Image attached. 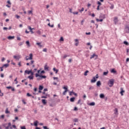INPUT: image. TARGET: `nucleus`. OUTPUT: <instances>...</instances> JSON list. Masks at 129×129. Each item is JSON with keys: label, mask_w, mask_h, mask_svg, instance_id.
Segmentation results:
<instances>
[{"label": "nucleus", "mask_w": 129, "mask_h": 129, "mask_svg": "<svg viewBox=\"0 0 129 129\" xmlns=\"http://www.w3.org/2000/svg\"><path fill=\"white\" fill-rule=\"evenodd\" d=\"M113 8H114L113 5H111V6H110V8L111 9V10H113Z\"/></svg>", "instance_id": "nucleus-58"}, {"label": "nucleus", "mask_w": 129, "mask_h": 129, "mask_svg": "<svg viewBox=\"0 0 129 129\" xmlns=\"http://www.w3.org/2000/svg\"><path fill=\"white\" fill-rule=\"evenodd\" d=\"M71 102H74L75 101V97H73L70 98V99Z\"/></svg>", "instance_id": "nucleus-14"}, {"label": "nucleus", "mask_w": 129, "mask_h": 129, "mask_svg": "<svg viewBox=\"0 0 129 129\" xmlns=\"http://www.w3.org/2000/svg\"><path fill=\"white\" fill-rule=\"evenodd\" d=\"M75 46H78L79 45V41H78V39H75Z\"/></svg>", "instance_id": "nucleus-11"}, {"label": "nucleus", "mask_w": 129, "mask_h": 129, "mask_svg": "<svg viewBox=\"0 0 129 129\" xmlns=\"http://www.w3.org/2000/svg\"><path fill=\"white\" fill-rule=\"evenodd\" d=\"M121 91L120 92L121 95H123V93L124 92V91L123 90V89H122V88H121Z\"/></svg>", "instance_id": "nucleus-23"}, {"label": "nucleus", "mask_w": 129, "mask_h": 129, "mask_svg": "<svg viewBox=\"0 0 129 129\" xmlns=\"http://www.w3.org/2000/svg\"><path fill=\"white\" fill-rule=\"evenodd\" d=\"M16 17L17 19H20V16L17 15H16Z\"/></svg>", "instance_id": "nucleus-61"}, {"label": "nucleus", "mask_w": 129, "mask_h": 129, "mask_svg": "<svg viewBox=\"0 0 129 129\" xmlns=\"http://www.w3.org/2000/svg\"><path fill=\"white\" fill-rule=\"evenodd\" d=\"M36 45H38V46H39V47H42V45H41V43L40 42H37L36 43Z\"/></svg>", "instance_id": "nucleus-39"}, {"label": "nucleus", "mask_w": 129, "mask_h": 129, "mask_svg": "<svg viewBox=\"0 0 129 129\" xmlns=\"http://www.w3.org/2000/svg\"><path fill=\"white\" fill-rule=\"evenodd\" d=\"M9 66H10V64H5L3 66V68H8V67H9Z\"/></svg>", "instance_id": "nucleus-17"}, {"label": "nucleus", "mask_w": 129, "mask_h": 129, "mask_svg": "<svg viewBox=\"0 0 129 129\" xmlns=\"http://www.w3.org/2000/svg\"><path fill=\"white\" fill-rule=\"evenodd\" d=\"M1 118H5V115H2L0 116V119Z\"/></svg>", "instance_id": "nucleus-44"}, {"label": "nucleus", "mask_w": 129, "mask_h": 129, "mask_svg": "<svg viewBox=\"0 0 129 129\" xmlns=\"http://www.w3.org/2000/svg\"><path fill=\"white\" fill-rule=\"evenodd\" d=\"M73 121H74V122H78V119L77 118H75L73 119Z\"/></svg>", "instance_id": "nucleus-28"}, {"label": "nucleus", "mask_w": 129, "mask_h": 129, "mask_svg": "<svg viewBox=\"0 0 129 129\" xmlns=\"http://www.w3.org/2000/svg\"><path fill=\"white\" fill-rule=\"evenodd\" d=\"M25 74H28V75L31 74V75H34V73H33V72H32V70L31 71L25 70Z\"/></svg>", "instance_id": "nucleus-3"}, {"label": "nucleus", "mask_w": 129, "mask_h": 129, "mask_svg": "<svg viewBox=\"0 0 129 129\" xmlns=\"http://www.w3.org/2000/svg\"><path fill=\"white\" fill-rule=\"evenodd\" d=\"M35 77H38V79H39V80H42V79H46V78H47L46 76H42L41 75H39V74H36Z\"/></svg>", "instance_id": "nucleus-1"}, {"label": "nucleus", "mask_w": 129, "mask_h": 129, "mask_svg": "<svg viewBox=\"0 0 129 129\" xmlns=\"http://www.w3.org/2000/svg\"><path fill=\"white\" fill-rule=\"evenodd\" d=\"M107 74H108V72H104L103 73V75H107Z\"/></svg>", "instance_id": "nucleus-40"}, {"label": "nucleus", "mask_w": 129, "mask_h": 129, "mask_svg": "<svg viewBox=\"0 0 129 129\" xmlns=\"http://www.w3.org/2000/svg\"><path fill=\"white\" fill-rule=\"evenodd\" d=\"M43 91H44V92H46V91H48V89H47V88L44 89L43 90Z\"/></svg>", "instance_id": "nucleus-59"}, {"label": "nucleus", "mask_w": 129, "mask_h": 129, "mask_svg": "<svg viewBox=\"0 0 129 129\" xmlns=\"http://www.w3.org/2000/svg\"><path fill=\"white\" fill-rule=\"evenodd\" d=\"M97 5H98V6H97V11H99V7H100V6H101V3H100L99 1H98L97 2Z\"/></svg>", "instance_id": "nucleus-8"}, {"label": "nucleus", "mask_w": 129, "mask_h": 129, "mask_svg": "<svg viewBox=\"0 0 129 129\" xmlns=\"http://www.w3.org/2000/svg\"><path fill=\"white\" fill-rule=\"evenodd\" d=\"M73 92V91H70V95L71 96H72Z\"/></svg>", "instance_id": "nucleus-60"}, {"label": "nucleus", "mask_w": 129, "mask_h": 129, "mask_svg": "<svg viewBox=\"0 0 129 129\" xmlns=\"http://www.w3.org/2000/svg\"><path fill=\"white\" fill-rule=\"evenodd\" d=\"M88 105H90V106H94L95 105V102H92L88 104Z\"/></svg>", "instance_id": "nucleus-12"}, {"label": "nucleus", "mask_w": 129, "mask_h": 129, "mask_svg": "<svg viewBox=\"0 0 129 129\" xmlns=\"http://www.w3.org/2000/svg\"><path fill=\"white\" fill-rule=\"evenodd\" d=\"M22 102H23V103H24V104H27V102H26V101H25V100H22Z\"/></svg>", "instance_id": "nucleus-50"}, {"label": "nucleus", "mask_w": 129, "mask_h": 129, "mask_svg": "<svg viewBox=\"0 0 129 129\" xmlns=\"http://www.w3.org/2000/svg\"><path fill=\"white\" fill-rule=\"evenodd\" d=\"M28 13H29V14H33V11H29L28 12Z\"/></svg>", "instance_id": "nucleus-62"}, {"label": "nucleus", "mask_w": 129, "mask_h": 129, "mask_svg": "<svg viewBox=\"0 0 129 129\" xmlns=\"http://www.w3.org/2000/svg\"><path fill=\"white\" fill-rule=\"evenodd\" d=\"M114 84V81H109L108 82V85H109V87H112V86H113Z\"/></svg>", "instance_id": "nucleus-5"}, {"label": "nucleus", "mask_w": 129, "mask_h": 129, "mask_svg": "<svg viewBox=\"0 0 129 129\" xmlns=\"http://www.w3.org/2000/svg\"><path fill=\"white\" fill-rule=\"evenodd\" d=\"M5 129H13V127L12 126V123L11 122H9L8 125L5 127Z\"/></svg>", "instance_id": "nucleus-4"}, {"label": "nucleus", "mask_w": 129, "mask_h": 129, "mask_svg": "<svg viewBox=\"0 0 129 129\" xmlns=\"http://www.w3.org/2000/svg\"><path fill=\"white\" fill-rule=\"evenodd\" d=\"M7 4H8V5H9L10 6L12 5V3H11V1H10L9 0L7 1Z\"/></svg>", "instance_id": "nucleus-41"}, {"label": "nucleus", "mask_w": 129, "mask_h": 129, "mask_svg": "<svg viewBox=\"0 0 129 129\" xmlns=\"http://www.w3.org/2000/svg\"><path fill=\"white\" fill-rule=\"evenodd\" d=\"M38 120H36L34 122V126H38Z\"/></svg>", "instance_id": "nucleus-19"}, {"label": "nucleus", "mask_w": 129, "mask_h": 129, "mask_svg": "<svg viewBox=\"0 0 129 129\" xmlns=\"http://www.w3.org/2000/svg\"><path fill=\"white\" fill-rule=\"evenodd\" d=\"M53 71H54V72H55L56 74H57V73H58V71H59L58 70L56 69V68H54L53 69Z\"/></svg>", "instance_id": "nucleus-20"}, {"label": "nucleus", "mask_w": 129, "mask_h": 129, "mask_svg": "<svg viewBox=\"0 0 129 129\" xmlns=\"http://www.w3.org/2000/svg\"><path fill=\"white\" fill-rule=\"evenodd\" d=\"M73 14L74 15H77L78 14V12H73Z\"/></svg>", "instance_id": "nucleus-63"}, {"label": "nucleus", "mask_w": 129, "mask_h": 129, "mask_svg": "<svg viewBox=\"0 0 129 129\" xmlns=\"http://www.w3.org/2000/svg\"><path fill=\"white\" fill-rule=\"evenodd\" d=\"M5 60H6V58L5 57H2V61L4 62L5 61Z\"/></svg>", "instance_id": "nucleus-54"}, {"label": "nucleus", "mask_w": 129, "mask_h": 129, "mask_svg": "<svg viewBox=\"0 0 129 129\" xmlns=\"http://www.w3.org/2000/svg\"><path fill=\"white\" fill-rule=\"evenodd\" d=\"M126 33H129V27H126Z\"/></svg>", "instance_id": "nucleus-34"}, {"label": "nucleus", "mask_w": 129, "mask_h": 129, "mask_svg": "<svg viewBox=\"0 0 129 129\" xmlns=\"http://www.w3.org/2000/svg\"><path fill=\"white\" fill-rule=\"evenodd\" d=\"M8 39H9V40H13V39H15V36H9L8 37Z\"/></svg>", "instance_id": "nucleus-18"}, {"label": "nucleus", "mask_w": 129, "mask_h": 129, "mask_svg": "<svg viewBox=\"0 0 129 129\" xmlns=\"http://www.w3.org/2000/svg\"><path fill=\"white\" fill-rule=\"evenodd\" d=\"M42 103L44 105H46V104H47V101H46V99H42Z\"/></svg>", "instance_id": "nucleus-13"}, {"label": "nucleus", "mask_w": 129, "mask_h": 129, "mask_svg": "<svg viewBox=\"0 0 129 129\" xmlns=\"http://www.w3.org/2000/svg\"><path fill=\"white\" fill-rule=\"evenodd\" d=\"M33 59V54L30 53L29 54V56H27L26 57V61H28V60H32Z\"/></svg>", "instance_id": "nucleus-2"}, {"label": "nucleus", "mask_w": 129, "mask_h": 129, "mask_svg": "<svg viewBox=\"0 0 129 129\" xmlns=\"http://www.w3.org/2000/svg\"><path fill=\"white\" fill-rule=\"evenodd\" d=\"M73 94H74V95H75V96H77V94L73 91Z\"/></svg>", "instance_id": "nucleus-52"}, {"label": "nucleus", "mask_w": 129, "mask_h": 129, "mask_svg": "<svg viewBox=\"0 0 129 129\" xmlns=\"http://www.w3.org/2000/svg\"><path fill=\"white\" fill-rule=\"evenodd\" d=\"M27 96H28V97H30V96H32V95H31L30 94V93H27Z\"/></svg>", "instance_id": "nucleus-42"}, {"label": "nucleus", "mask_w": 129, "mask_h": 129, "mask_svg": "<svg viewBox=\"0 0 129 129\" xmlns=\"http://www.w3.org/2000/svg\"><path fill=\"white\" fill-rule=\"evenodd\" d=\"M89 72V71H86L84 73V75H85V76H87V73H88Z\"/></svg>", "instance_id": "nucleus-35"}, {"label": "nucleus", "mask_w": 129, "mask_h": 129, "mask_svg": "<svg viewBox=\"0 0 129 129\" xmlns=\"http://www.w3.org/2000/svg\"><path fill=\"white\" fill-rule=\"evenodd\" d=\"M96 21H97V22H103V19H96Z\"/></svg>", "instance_id": "nucleus-36"}, {"label": "nucleus", "mask_w": 129, "mask_h": 129, "mask_svg": "<svg viewBox=\"0 0 129 129\" xmlns=\"http://www.w3.org/2000/svg\"><path fill=\"white\" fill-rule=\"evenodd\" d=\"M20 128L21 129H27V128H26V126H21Z\"/></svg>", "instance_id": "nucleus-48"}, {"label": "nucleus", "mask_w": 129, "mask_h": 129, "mask_svg": "<svg viewBox=\"0 0 129 129\" xmlns=\"http://www.w3.org/2000/svg\"><path fill=\"white\" fill-rule=\"evenodd\" d=\"M114 114H118V109L117 108H115V109L114 110Z\"/></svg>", "instance_id": "nucleus-16"}, {"label": "nucleus", "mask_w": 129, "mask_h": 129, "mask_svg": "<svg viewBox=\"0 0 129 129\" xmlns=\"http://www.w3.org/2000/svg\"><path fill=\"white\" fill-rule=\"evenodd\" d=\"M26 44L28 46V47H30V41H27L26 42Z\"/></svg>", "instance_id": "nucleus-29"}, {"label": "nucleus", "mask_w": 129, "mask_h": 129, "mask_svg": "<svg viewBox=\"0 0 129 129\" xmlns=\"http://www.w3.org/2000/svg\"><path fill=\"white\" fill-rule=\"evenodd\" d=\"M3 67H0V69H1V71L2 72V71H4V69H3Z\"/></svg>", "instance_id": "nucleus-56"}, {"label": "nucleus", "mask_w": 129, "mask_h": 129, "mask_svg": "<svg viewBox=\"0 0 129 129\" xmlns=\"http://www.w3.org/2000/svg\"><path fill=\"white\" fill-rule=\"evenodd\" d=\"M63 89H64V90H67V91H68V87L67 86H64L63 87Z\"/></svg>", "instance_id": "nucleus-25"}, {"label": "nucleus", "mask_w": 129, "mask_h": 129, "mask_svg": "<svg viewBox=\"0 0 129 129\" xmlns=\"http://www.w3.org/2000/svg\"><path fill=\"white\" fill-rule=\"evenodd\" d=\"M5 113H10V111H9V109L7 108L6 111H5Z\"/></svg>", "instance_id": "nucleus-32"}, {"label": "nucleus", "mask_w": 129, "mask_h": 129, "mask_svg": "<svg viewBox=\"0 0 129 129\" xmlns=\"http://www.w3.org/2000/svg\"><path fill=\"white\" fill-rule=\"evenodd\" d=\"M114 22L115 24H116L117 23V22H118L117 17L114 18Z\"/></svg>", "instance_id": "nucleus-21"}, {"label": "nucleus", "mask_w": 129, "mask_h": 129, "mask_svg": "<svg viewBox=\"0 0 129 129\" xmlns=\"http://www.w3.org/2000/svg\"><path fill=\"white\" fill-rule=\"evenodd\" d=\"M43 128L44 129H49V128H48V127L47 126H43Z\"/></svg>", "instance_id": "nucleus-47"}, {"label": "nucleus", "mask_w": 129, "mask_h": 129, "mask_svg": "<svg viewBox=\"0 0 129 129\" xmlns=\"http://www.w3.org/2000/svg\"><path fill=\"white\" fill-rule=\"evenodd\" d=\"M14 59H17L19 60V59H21V55H14Z\"/></svg>", "instance_id": "nucleus-10"}, {"label": "nucleus", "mask_w": 129, "mask_h": 129, "mask_svg": "<svg viewBox=\"0 0 129 129\" xmlns=\"http://www.w3.org/2000/svg\"><path fill=\"white\" fill-rule=\"evenodd\" d=\"M34 63H35V61H34V60H31V61H30V65H33V64H34Z\"/></svg>", "instance_id": "nucleus-37"}, {"label": "nucleus", "mask_w": 129, "mask_h": 129, "mask_svg": "<svg viewBox=\"0 0 129 129\" xmlns=\"http://www.w3.org/2000/svg\"><path fill=\"white\" fill-rule=\"evenodd\" d=\"M123 44H124V45H126V46H128V42H127V41H124Z\"/></svg>", "instance_id": "nucleus-33"}, {"label": "nucleus", "mask_w": 129, "mask_h": 129, "mask_svg": "<svg viewBox=\"0 0 129 129\" xmlns=\"http://www.w3.org/2000/svg\"><path fill=\"white\" fill-rule=\"evenodd\" d=\"M100 98H104V94H101L100 95Z\"/></svg>", "instance_id": "nucleus-27"}, {"label": "nucleus", "mask_w": 129, "mask_h": 129, "mask_svg": "<svg viewBox=\"0 0 129 129\" xmlns=\"http://www.w3.org/2000/svg\"><path fill=\"white\" fill-rule=\"evenodd\" d=\"M111 73H113L114 74L116 73V71H115V70L113 69L111 71Z\"/></svg>", "instance_id": "nucleus-22"}, {"label": "nucleus", "mask_w": 129, "mask_h": 129, "mask_svg": "<svg viewBox=\"0 0 129 129\" xmlns=\"http://www.w3.org/2000/svg\"><path fill=\"white\" fill-rule=\"evenodd\" d=\"M94 57H96V59H97V57H98V56L95 54V53H94L91 56L90 59H92L94 58Z\"/></svg>", "instance_id": "nucleus-9"}, {"label": "nucleus", "mask_w": 129, "mask_h": 129, "mask_svg": "<svg viewBox=\"0 0 129 129\" xmlns=\"http://www.w3.org/2000/svg\"><path fill=\"white\" fill-rule=\"evenodd\" d=\"M41 98H47V95L46 96H42Z\"/></svg>", "instance_id": "nucleus-45"}, {"label": "nucleus", "mask_w": 129, "mask_h": 129, "mask_svg": "<svg viewBox=\"0 0 129 129\" xmlns=\"http://www.w3.org/2000/svg\"><path fill=\"white\" fill-rule=\"evenodd\" d=\"M98 74H97L95 77H93V79L91 80V81H96L97 80V79H98Z\"/></svg>", "instance_id": "nucleus-6"}, {"label": "nucleus", "mask_w": 129, "mask_h": 129, "mask_svg": "<svg viewBox=\"0 0 129 129\" xmlns=\"http://www.w3.org/2000/svg\"><path fill=\"white\" fill-rule=\"evenodd\" d=\"M29 79H30V80H31L32 79H33V75H31V76H28V77Z\"/></svg>", "instance_id": "nucleus-31"}, {"label": "nucleus", "mask_w": 129, "mask_h": 129, "mask_svg": "<svg viewBox=\"0 0 129 129\" xmlns=\"http://www.w3.org/2000/svg\"><path fill=\"white\" fill-rule=\"evenodd\" d=\"M60 41H64V39L63 38V37L60 38Z\"/></svg>", "instance_id": "nucleus-64"}, {"label": "nucleus", "mask_w": 129, "mask_h": 129, "mask_svg": "<svg viewBox=\"0 0 129 129\" xmlns=\"http://www.w3.org/2000/svg\"><path fill=\"white\" fill-rule=\"evenodd\" d=\"M93 88H94L93 86H90L89 87V90H91V89H93Z\"/></svg>", "instance_id": "nucleus-53"}, {"label": "nucleus", "mask_w": 129, "mask_h": 129, "mask_svg": "<svg viewBox=\"0 0 129 129\" xmlns=\"http://www.w3.org/2000/svg\"><path fill=\"white\" fill-rule=\"evenodd\" d=\"M12 127L13 128H17V126H16V125H12Z\"/></svg>", "instance_id": "nucleus-55"}, {"label": "nucleus", "mask_w": 129, "mask_h": 129, "mask_svg": "<svg viewBox=\"0 0 129 129\" xmlns=\"http://www.w3.org/2000/svg\"><path fill=\"white\" fill-rule=\"evenodd\" d=\"M28 29H29V30H30V31H31V30H35V28H31V26H28Z\"/></svg>", "instance_id": "nucleus-38"}, {"label": "nucleus", "mask_w": 129, "mask_h": 129, "mask_svg": "<svg viewBox=\"0 0 129 129\" xmlns=\"http://www.w3.org/2000/svg\"><path fill=\"white\" fill-rule=\"evenodd\" d=\"M44 88V86H42V85H40L39 87V90H43Z\"/></svg>", "instance_id": "nucleus-24"}, {"label": "nucleus", "mask_w": 129, "mask_h": 129, "mask_svg": "<svg viewBox=\"0 0 129 129\" xmlns=\"http://www.w3.org/2000/svg\"><path fill=\"white\" fill-rule=\"evenodd\" d=\"M67 57H68V56L67 55H64L62 57V58H63V59H65V58H67Z\"/></svg>", "instance_id": "nucleus-46"}, {"label": "nucleus", "mask_w": 129, "mask_h": 129, "mask_svg": "<svg viewBox=\"0 0 129 129\" xmlns=\"http://www.w3.org/2000/svg\"><path fill=\"white\" fill-rule=\"evenodd\" d=\"M80 13H82V12L84 11V8H82L81 10H79Z\"/></svg>", "instance_id": "nucleus-30"}, {"label": "nucleus", "mask_w": 129, "mask_h": 129, "mask_svg": "<svg viewBox=\"0 0 129 129\" xmlns=\"http://www.w3.org/2000/svg\"><path fill=\"white\" fill-rule=\"evenodd\" d=\"M100 85H101V83L100 81H98L97 82V86H100Z\"/></svg>", "instance_id": "nucleus-26"}, {"label": "nucleus", "mask_w": 129, "mask_h": 129, "mask_svg": "<svg viewBox=\"0 0 129 129\" xmlns=\"http://www.w3.org/2000/svg\"><path fill=\"white\" fill-rule=\"evenodd\" d=\"M43 52H47V48H44L43 49Z\"/></svg>", "instance_id": "nucleus-57"}, {"label": "nucleus", "mask_w": 129, "mask_h": 129, "mask_svg": "<svg viewBox=\"0 0 129 129\" xmlns=\"http://www.w3.org/2000/svg\"><path fill=\"white\" fill-rule=\"evenodd\" d=\"M74 110H75V111H76V110H78V108H77V107H75Z\"/></svg>", "instance_id": "nucleus-51"}, {"label": "nucleus", "mask_w": 129, "mask_h": 129, "mask_svg": "<svg viewBox=\"0 0 129 129\" xmlns=\"http://www.w3.org/2000/svg\"><path fill=\"white\" fill-rule=\"evenodd\" d=\"M6 88H7V89H11L12 91H16L15 88L12 87V86L7 87Z\"/></svg>", "instance_id": "nucleus-7"}, {"label": "nucleus", "mask_w": 129, "mask_h": 129, "mask_svg": "<svg viewBox=\"0 0 129 129\" xmlns=\"http://www.w3.org/2000/svg\"><path fill=\"white\" fill-rule=\"evenodd\" d=\"M44 70H45V71H49V67L47 65L44 66Z\"/></svg>", "instance_id": "nucleus-15"}, {"label": "nucleus", "mask_w": 129, "mask_h": 129, "mask_svg": "<svg viewBox=\"0 0 129 129\" xmlns=\"http://www.w3.org/2000/svg\"><path fill=\"white\" fill-rule=\"evenodd\" d=\"M67 90H64V91L63 92L62 94L63 95H66V93L67 92Z\"/></svg>", "instance_id": "nucleus-43"}, {"label": "nucleus", "mask_w": 129, "mask_h": 129, "mask_svg": "<svg viewBox=\"0 0 129 129\" xmlns=\"http://www.w3.org/2000/svg\"><path fill=\"white\" fill-rule=\"evenodd\" d=\"M37 33L38 34V35H41V32L40 31V30H38L37 31Z\"/></svg>", "instance_id": "nucleus-49"}]
</instances>
